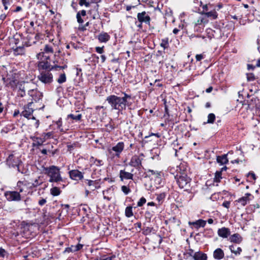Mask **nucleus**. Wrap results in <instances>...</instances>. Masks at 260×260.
<instances>
[{
    "label": "nucleus",
    "mask_w": 260,
    "mask_h": 260,
    "mask_svg": "<svg viewBox=\"0 0 260 260\" xmlns=\"http://www.w3.org/2000/svg\"><path fill=\"white\" fill-rule=\"evenodd\" d=\"M95 51L98 53L102 54L104 52V46L95 47Z\"/></svg>",
    "instance_id": "nucleus-50"
},
{
    "label": "nucleus",
    "mask_w": 260,
    "mask_h": 260,
    "mask_svg": "<svg viewBox=\"0 0 260 260\" xmlns=\"http://www.w3.org/2000/svg\"><path fill=\"white\" fill-rule=\"evenodd\" d=\"M213 255L215 259L220 260L224 257V253L221 248H218L214 251Z\"/></svg>",
    "instance_id": "nucleus-21"
},
{
    "label": "nucleus",
    "mask_w": 260,
    "mask_h": 260,
    "mask_svg": "<svg viewBox=\"0 0 260 260\" xmlns=\"http://www.w3.org/2000/svg\"><path fill=\"white\" fill-rule=\"evenodd\" d=\"M81 118H82V115L81 114H78L77 115H75L74 114H70L67 116V119L71 118L76 121L80 120Z\"/></svg>",
    "instance_id": "nucleus-33"
},
{
    "label": "nucleus",
    "mask_w": 260,
    "mask_h": 260,
    "mask_svg": "<svg viewBox=\"0 0 260 260\" xmlns=\"http://www.w3.org/2000/svg\"><path fill=\"white\" fill-rule=\"evenodd\" d=\"M56 124L58 126V127L60 128V126H61V118H60L56 122Z\"/></svg>",
    "instance_id": "nucleus-64"
},
{
    "label": "nucleus",
    "mask_w": 260,
    "mask_h": 260,
    "mask_svg": "<svg viewBox=\"0 0 260 260\" xmlns=\"http://www.w3.org/2000/svg\"><path fill=\"white\" fill-rule=\"evenodd\" d=\"M148 173H151V174L152 175H156V176L159 175V173L157 171H155L152 170H149L148 171Z\"/></svg>",
    "instance_id": "nucleus-61"
},
{
    "label": "nucleus",
    "mask_w": 260,
    "mask_h": 260,
    "mask_svg": "<svg viewBox=\"0 0 260 260\" xmlns=\"http://www.w3.org/2000/svg\"><path fill=\"white\" fill-rule=\"evenodd\" d=\"M188 224L190 225H193L195 228L198 229L201 227H204L206 224V221L203 219H199L196 221H189Z\"/></svg>",
    "instance_id": "nucleus-20"
},
{
    "label": "nucleus",
    "mask_w": 260,
    "mask_h": 260,
    "mask_svg": "<svg viewBox=\"0 0 260 260\" xmlns=\"http://www.w3.org/2000/svg\"><path fill=\"white\" fill-rule=\"evenodd\" d=\"M8 76L9 77L7 78H3V80L6 86L14 88L17 86L18 81L15 77H13V74L12 75V77H10V75Z\"/></svg>",
    "instance_id": "nucleus-10"
},
{
    "label": "nucleus",
    "mask_w": 260,
    "mask_h": 260,
    "mask_svg": "<svg viewBox=\"0 0 260 260\" xmlns=\"http://www.w3.org/2000/svg\"><path fill=\"white\" fill-rule=\"evenodd\" d=\"M76 17L79 23L81 24L83 22V20L81 18V16L80 14H77Z\"/></svg>",
    "instance_id": "nucleus-52"
},
{
    "label": "nucleus",
    "mask_w": 260,
    "mask_h": 260,
    "mask_svg": "<svg viewBox=\"0 0 260 260\" xmlns=\"http://www.w3.org/2000/svg\"><path fill=\"white\" fill-rule=\"evenodd\" d=\"M46 203V200L45 199H42L39 201V204L40 206H43Z\"/></svg>",
    "instance_id": "nucleus-63"
},
{
    "label": "nucleus",
    "mask_w": 260,
    "mask_h": 260,
    "mask_svg": "<svg viewBox=\"0 0 260 260\" xmlns=\"http://www.w3.org/2000/svg\"><path fill=\"white\" fill-rule=\"evenodd\" d=\"M96 2L95 0H79V5L80 6H85V7H89L92 3Z\"/></svg>",
    "instance_id": "nucleus-28"
},
{
    "label": "nucleus",
    "mask_w": 260,
    "mask_h": 260,
    "mask_svg": "<svg viewBox=\"0 0 260 260\" xmlns=\"http://www.w3.org/2000/svg\"><path fill=\"white\" fill-rule=\"evenodd\" d=\"M119 178L121 181H123L124 179L133 180L134 175L132 173L126 172L124 170H122L119 172Z\"/></svg>",
    "instance_id": "nucleus-17"
},
{
    "label": "nucleus",
    "mask_w": 260,
    "mask_h": 260,
    "mask_svg": "<svg viewBox=\"0 0 260 260\" xmlns=\"http://www.w3.org/2000/svg\"><path fill=\"white\" fill-rule=\"evenodd\" d=\"M52 66H51L49 62L48 61H39L38 64V70L40 72L42 71H50L53 69H51V67Z\"/></svg>",
    "instance_id": "nucleus-16"
},
{
    "label": "nucleus",
    "mask_w": 260,
    "mask_h": 260,
    "mask_svg": "<svg viewBox=\"0 0 260 260\" xmlns=\"http://www.w3.org/2000/svg\"><path fill=\"white\" fill-rule=\"evenodd\" d=\"M166 197V194L165 193H161L157 194L156 200L158 201L159 204H161Z\"/></svg>",
    "instance_id": "nucleus-38"
},
{
    "label": "nucleus",
    "mask_w": 260,
    "mask_h": 260,
    "mask_svg": "<svg viewBox=\"0 0 260 260\" xmlns=\"http://www.w3.org/2000/svg\"><path fill=\"white\" fill-rule=\"evenodd\" d=\"M67 68V65H64V66H54L51 67V69H56L57 68H59L60 69H64Z\"/></svg>",
    "instance_id": "nucleus-53"
},
{
    "label": "nucleus",
    "mask_w": 260,
    "mask_h": 260,
    "mask_svg": "<svg viewBox=\"0 0 260 260\" xmlns=\"http://www.w3.org/2000/svg\"><path fill=\"white\" fill-rule=\"evenodd\" d=\"M31 118L32 119H34V120H36V122H35V123L34 124V126L36 128H38L39 127V120H36L34 116H32V117Z\"/></svg>",
    "instance_id": "nucleus-62"
},
{
    "label": "nucleus",
    "mask_w": 260,
    "mask_h": 260,
    "mask_svg": "<svg viewBox=\"0 0 260 260\" xmlns=\"http://www.w3.org/2000/svg\"><path fill=\"white\" fill-rule=\"evenodd\" d=\"M2 3L4 7V9L7 10L8 7L11 5L12 3V0H2Z\"/></svg>",
    "instance_id": "nucleus-39"
},
{
    "label": "nucleus",
    "mask_w": 260,
    "mask_h": 260,
    "mask_svg": "<svg viewBox=\"0 0 260 260\" xmlns=\"http://www.w3.org/2000/svg\"><path fill=\"white\" fill-rule=\"evenodd\" d=\"M44 52L46 53H53V49L51 46L49 45H46L45 46L44 49Z\"/></svg>",
    "instance_id": "nucleus-41"
},
{
    "label": "nucleus",
    "mask_w": 260,
    "mask_h": 260,
    "mask_svg": "<svg viewBox=\"0 0 260 260\" xmlns=\"http://www.w3.org/2000/svg\"><path fill=\"white\" fill-rule=\"evenodd\" d=\"M177 183L179 187L185 191H188L190 189L191 179L185 174H180L175 176Z\"/></svg>",
    "instance_id": "nucleus-3"
},
{
    "label": "nucleus",
    "mask_w": 260,
    "mask_h": 260,
    "mask_svg": "<svg viewBox=\"0 0 260 260\" xmlns=\"http://www.w3.org/2000/svg\"><path fill=\"white\" fill-rule=\"evenodd\" d=\"M90 161L94 164L95 165H96V166H100L103 164V161L102 160L98 159L93 157H90Z\"/></svg>",
    "instance_id": "nucleus-34"
},
{
    "label": "nucleus",
    "mask_w": 260,
    "mask_h": 260,
    "mask_svg": "<svg viewBox=\"0 0 260 260\" xmlns=\"http://www.w3.org/2000/svg\"><path fill=\"white\" fill-rule=\"evenodd\" d=\"M196 58L197 61H200L204 58V55L203 54H197L196 56Z\"/></svg>",
    "instance_id": "nucleus-58"
},
{
    "label": "nucleus",
    "mask_w": 260,
    "mask_h": 260,
    "mask_svg": "<svg viewBox=\"0 0 260 260\" xmlns=\"http://www.w3.org/2000/svg\"><path fill=\"white\" fill-rule=\"evenodd\" d=\"M141 156H144L143 153H141L139 156L135 155L132 156L129 162V165L137 169H140L142 166V158H141Z\"/></svg>",
    "instance_id": "nucleus-9"
},
{
    "label": "nucleus",
    "mask_w": 260,
    "mask_h": 260,
    "mask_svg": "<svg viewBox=\"0 0 260 260\" xmlns=\"http://www.w3.org/2000/svg\"><path fill=\"white\" fill-rule=\"evenodd\" d=\"M70 178L74 180L78 181L83 179V173L78 170H72L69 172Z\"/></svg>",
    "instance_id": "nucleus-11"
},
{
    "label": "nucleus",
    "mask_w": 260,
    "mask_h": 260,
    "mask_svg": "<svg viewBox=\"0 0 260 260\" xmlns=\"http://www.w3.org/2000/svg\"><path fill=\"white\" fill-rule=\"evenodd\" d=\"M85 183L89 186V189L92 190H95L96 188L99 187L98 186V182L95 180H91L88 179L85 180Z\"/></svg>",
    "instance_id": "nucleus-23"
},
{
    "label": "nucleus",
    "mask_w": 260,
    "mask_h": 260,
    "mask_svg": "<svg viewBox=\"0 0 260 260\" xmlns=\"http://www.w3.org/2000/svg\"><path fill=\"white\" fill-rule=\"evenodd\" d=\"M247 78L248 81H253L254 80V76L252 74H247Z\"/></svg>",
    "instance_id": "nucleus-56"
},
{
    "label": "nucleus",
    "mask_w": 260,
    "mask_h": 260,
    "mask_svg": "<svg viewBox=\"0 0 260 260\" xmlns=\"http://www.w3.org/2000/svg\"><path fill=\"white\" fill-rule=\"evenodd\" d=\"M122 97H119L115 95H110L107 97L106 101L111 106L112 109L121 111L125 109L126 106L131 105L129 101L131 99V95L123 92Z\"/></svg>",
    "instance_id": "nucleus-1"
},
{
    "label": "nucleus",
    "mask_w": 260,
    "mask_h": 260,
    "mask_svg": "<svg viewBox=\"0 0 260 260\" xmlns=\"http://www.w3.org/2000/svg\"><path fill=\"white\" fill-rule=\"evenodd\" d=\"M7 165L9 168H17L22 164L21 159L14 154H10L7 159Z\"/></svg>",
    "instance_id": "nucleus-6"
},
{
    "label": "nucleus",
    "mask_w": 260,
    "mask_h": 260,
    "mask_svg": "<svg viewBox=\"0 0 260 260\" xmlns=\"http://www.w3.org/2000/svg\"><path fill=\"white\" fill-rule=\"evenodd\" d=\"M44 54V51L38 53L37 54V58L38 59H42V57H43Z\"/></svg>",
    "instance_id": "nucleus-60"
},
{
    "label": "nucleus",
    "mask_w": 260,
    "mask_h": 260,
    "mask_svg": "<svg viewBox=\"0 0 260 260\" xmlns=\"http://www.w3.org/2000/svg\"><path fill=\"white\" fill-rule=\"evenodd\" d=\"M204 14L207 17H211L213 19H216L217 17L218 14L215 10H212L208 12H206Z\"/></svg>",
    "instance_id": "nucleus-30"
},
{
    "label": "nucleus",
    "mask_w": 260,
    "mask_h": 260,
    "mask_svg": "<svg viewBox=\"0 0 260 260\" xmlns=\"http://www.w3.org/2000/svg\"><path fill=\"white\" fill-rule=\"evenodd\" d=\"M51 194L53 196H57L60 194V190L57 187H54L50 190Z\"/></svg>",
    "instance_id": "nucleus-35"
},
{
    "label": "nucleus",
    "mask_w": 260,
    "mask_h": 260,
    "mask_svg": "<svg viewBox=\"0 0 260 260\" xmlns=\"http://www.w3.org/2000/svg\"><path fill=\"white\" fill-rule=\"evenodd\" d=\"M74 246H75V248L76 249V251H77L80 250L83 247V245L80 244H78L76 245H74Z\"/></svg>",
    "instance_id": "nucleus-59"
},
{
    "label": "nucleus",
    "mask_w": 260,
    "mask_h": 260,
    "mask_svg": "<svg viewBox=\"0 0 260 260\" xmlns=\"http://www.w3.org/2000/svg\"><path fill=\"white\" fill-rule=\"evenodd\" d=\"M193 259L194 260H207V256L206 254L198 251L194 253Z\"/></svg>",
    "instance_id": "nucleus-25"
},
{
    "label": "nucleus",
    "mask_w": 260,
    "mask_h": 260,
    "mask_svg": "<svg viewBox=\"0 0 260 260\" xmlns=\"http://www.w3.org/2000/svg\"><path fill=\"white\" fill-rule=\"evenodd\" d=\"M25 94V91L24 88H20L18 91V95L21 97H23Z\"/></svg>",
    "instance_id": "nucleus-49"
},
{
    "label": "nucleus",
    "mask_w": 260,
    "mask_h": 260,
    "mask_svg": "<svg viewBox=\"0 0 260 260\" xmlns=\"http://www.w3.org/2000/svg\"><path fill=\"white\" fill-rule=\"evenodd\" d=\"M230 239L231 242L237 243H239L242 241L241 237L238 234H233L230 237Z\"/></svg>",
    "instance_id": "nucleus-29"
},
{
    "label": "nucleus",
    "mask_w": 260,
    "mask_h": 260,
    "mask_svg": "<svg viewBox=\"0 0 260 260\" xmlns=\"http://www.w3.org/2000/svg\"><path fill=\"white\" fill-rule=\"evenodd\" d=\"M6 250L2 248H0V256L3 257H4L6 255Z\"/></svg>",
    "instance_id": "nucleus-55"
},
{
    "label": "nucleus",
    "mask_w": 260,
    "mask_h": 260,
    "mask_svg": "<svg viewBox=\"0 0 260 260\" xmlns=\"http://www.w3.org/2000/svg\"><path fill=\"white\" fill-rule=\"evenodd\" d=\"M230 249L232 253H234L235 254H240L242 251V249L240 247H236L233 245L230 246Z\"/></svg>",
    "instance_id": "nucleus-31"
},
{
    "label": "nucleus",
    "mask_w": 260,
    "mask_h": 260,
    "mask_svg": "<svg viewBox=\"0 0 260 260\" xmlns=\"http://www.w3.org/2000/svg\"><path fill=\"white\" fill-rule=\"evenodd\" d=\"M121 190L125 194H128L131 192L129 187L126 185L121 186Z\"/></svg>",
    "instance_id": "nucleus-44"
},
{
    "label": "nucleus",
    "mask_w": 260,
    "mask_h": 260,
    "mask_svg": "<svg viewBox=\"0 0 260 260\" xmlns=\"http://www.w3.org/2000/svg\"><path fill=\"white\" fill-rule=\"evenodd\" d=\"M43 181L41 179V177L38 176L34 180H32V182H29V186L31 189L41 185Z\"/></svg>",
    "instance_id": "nucleus-24"
},
{
    "label": "nucleus",
    "mask_w": 260,
    "mask_h": 260,
    "mask_svg": "<svg viewBox=\"0 0 260 260\" xmlns=\"http://www.w3.org/2000/svg\"><path fill=\"white\" fill-rule=\"evenodd\" d=\"M28 94L32 97V100L36 102L41 99L42 97V93L36 89H31L29 90Z\"/></svg>",
    "instance_id": "nucleus-18"
},
{
    "label": "nucleus",
    "mask_w": 260,
    "mask_h": 260,
    "mask_svg": "<svg viewBox=\"0 0 260 260\" xmlns=\"http://www.w3.org/2000/svg\"><path fill=\"white\" fill-rule=\"evenodd\" d=\"M38 78L40 81L45 84H50L53 81V75L49 71H41Z\"/></svg>",
    "instance_id": "nucleus-5"
},
{
    "label": "nucleus",
    "mask_w": 260,
    "mask_h": 260,
    "mask_svg": "<svg viewBox=\"0 0 260 260\" xmlns=\"http://www.w3.org/2000/svg\"><path fill=\"white\" fill-rule=\"evenodd\" d=\"M57 81V82L59 84H61L65 82L66 81V74L64 73L60 74Z\"/></svg>",
    "instance_id": "nucleus-42"
},
{
    "label": "nucleus",
    "mask_w": 260,
    "mask_h": 260,
    "mask_svg": "<svg viewBox=\"0 0 260 260\" xmlns=\"http://www.w3.org/2000/svg\"><path fill=\"white\" fill-rule=\"evenodd\" d=\"M160 46L164 49L167 48L169 47V39L168 38L161 40Z\"/></svg>",
    "instance_id": "nucleus-36"
},
{
    "label": "nucleus",
    "mask_w": 260,
    "mask_h": 260,
    "mask_svg": "<svg viewBox=\"0 0 260 260\" xmlns=\"http://www.w3.org/2000/svg\"><path fill=\"white\" fill-rule=\"evenodd\" d=\"M137 18L139 22L150 24V17L145 11L138 13Z\"/></svg>",
    "instance_id": "nucleus-13"
},
{
    "label": "nucleus",
    "mask_w": 260,
    "mask_h": 260,
    "mask_svg": "<svg viewBox=\"0 0 260 260\" xmlns=\"http://www.w3.org/2000/svg\"><path fill=\"white\" fill-rule=\"evenodd\" d=\"M43 171L44 173L49 178V182L57 183L63 181L59 167L55 166H51L49 167H45L43 169Z\"/></svg>",
    "instance_id": "nucleus-2"
},
{
    "label": "nucleus",
    "mask_w": 260,
    "mask_h": 260,
    "mask_svg": "<svg viewBox=\"0 0 260 260\" xmlns=\"http://www.w3.org/2000/svg\"><path fill=\"white\" fill-rule=\"evenodd\" d=\"M208 22V20L206 17L202 16L200 17L195 22L194 26H200L204 27V24Z\"/></svg>",
    "instance_id": "nucleus-26"
},
{
    "label": "nucleus",
    "mask_w": 260,
    "mask_h": 260,
    "mask_svg": "<svg viewBox=\"0 0 260 260\" xmlns=\"http://www.w3.org/2000/svg\"><path fill=\"white\" fill-rule=\"evenodd\" d=\"M204 29V27L203 26H194V31H197V32H201Z\"/></svg>",
    "instance_id": "nucleus-51"
},
{
    "label": "nucleus",
    "mask_w": 260,
    "mask_h": 260,
    "mask_svg": "<svg viewBox=\"0 0 260 260\" xmlns=\"http://www.w3.org/2000/svg\"><path fill=\"white\" fill-rule=\"evenodd\" d=\"M215 119V116L213 113H210L208 116L207 123H213Z\"/></svg>",
    "instance_id": "nucleus-43"
},
{
    "label": "nucleus",
    "mask_w": 260,
    "mask_h": 260,
    "mask_svg": "<svg viewBox=\"0 0 260 260\" xmlns=\"http://www.w3.org/2000/svg\"><path fill=\"white\" fill-rule=\"evenodd\" d=\"M32 102L28 103V104L24 107V110L21 112V116H22L27 119L31 118L30 116L32 115L34 109L31 107Z\"/></svg>",
    "instance_id": "nucleus-12"
},
{
    "label": "nucleus",
    "mask_w": 260,
    "mask_h": 260,
    "mask_svg": "<svg viewBox=\"0 0 260 260\" xmlns=\"http://www.w3.org/2000/svg\"><path fill=\"white\" fill-rule=\"evenodd\" d=\"M124 148V144L123 142H118L115 146L112 147L111 150L115 152V156L119 157L121 153Z\"/></svg>",
    "instance_id": "nucleus-14"
},
{
    "label": "nucleus",
    "mask_w": 260,
    "mask_h": 260,
    "mask_svg": "<svg viewBox=\"0 0 260 260\" xmlns=\"http://www.w3.org/2000/svg\"><path fill=\"white\" fill-rule=\"evenodd\" d=\"M113 257H114L113 256H107L103 255L100 258H96L95 260H112Z\"/></svg>",
    "instance_id": "nucleus-47"
},
{
    "label": "nucleus",
    "mask_w": 260,
    "mask_h": 260,
    "mask_svg": "<svg viewBox=\"0 0 260 260\" xmlns=\"http://www.w3.org/2000/svg\"><path fill=\"white\" fill-rule=\"evenodd\" d=\"M15 52L17 53V54H22L24 53V47H17L15 49Z\"/></svg>",
    "instance_id": "nucleus-48"
},
{
    "label": "nucleus",
    "mask_w": 260,
    "mask_h": 260,
    "mask_svg": "<svg viewBox=\"0 0 260 260\" xmlns=\"http://www.w3.org/2000/svg\"><path fill=\"white\" fill-rule=\"evenodd\" d=\"M125 215L128 218L133 216V208L132 206H128L125 208Z\"/></svg>",
    "instance_id": "nucleus-32"
},
{
    "label": "nucleus",
    "mask_w": 260,
    "mask_h": 260,
    "mask_svg": "<svg viewBox=\"0 0 260 260\" xmlns=\"http://www.w3.org/2000/svg\"><path fill=\"white\" fill-rule=\"evenodd\" d=\"M52 135V132H48L43 133L41 137H34L31 138V139L34 141L32 146L34 147L39 148V147L42 146L47 140L51 138Z\"/></svg>",
    "instance_id": "nucleus-4"
},
{
    "label": "nucleus",
    "mask_w": 260,
    "mask_h": 260,
    "mask_svg": "<svg viewBox=\"0 0 260 260\" xmlns=\"http://www.w3.org/2000/svg\"><path fill=\"white\" fill-rule=\"evenodd\" d=\"M76 252L75 246H74V245H72L70 247L66 248L65 249V250H64L63 253H65L67 252L69 253V252Z\"/></svg>",
    "instance_id": "nucleus-45"
},
{
    "label": "nucleus",
    "mask_w": 260,
    "mask_h": 260,
    "mask_svg": "<svg viewBox=\"0 0 260 260\" xmlns=\"http://www.w3.org/2000/svg\"><path fill=\"white\" fill-rule=\"evenodd\" d=\"M5 196L9 201L18 202L21 199L19 192L16 191H8L5 193Z\"/></svg>",
    "instance_id": "nucleus-8"
},
{
    "label": "nucleus",
    "mask_w": 260,
    "mask_h": 260,
    "mask_svg": "<svg viewBox=\"0 0 260 260\" xmlns=\"http://www.w3.org/2000/svg\"><path fill=\"white\" fill-rule=\"evenodd\" d=\"M98 38L100 42L106 43L110 40V37L108 33L102 32L98 36Z\"/></svg>",
    "instance_id": "nucleus-22"
},
{
    "label": "nucleus",
    "mask_w": 260,
    "mask_h": 260,
    "mask_svg": "<svg viewBox=\"0 0 260 260\" xmlns=\"http://www.w3.org/2000/svg\"><path fill=\"white\" fill-rule=\"evenodd\" d=\"M230 204H231V203L230 201H226L223 202V203H222V206L228 209L230 207Z\"/></svg>",
    "instance_id": "nucleus-54"
},
{
    "label": "nucleus",
    "mask_w": 260,
    "mask_h": 260,
    "mask_svg": "<svg viewBox=\"0 0 260 260\" xmlns=\"http://www.w3.org/2000/svg\"><path fill=\"white\" fill-rule=\"evenodd\" d=\"M217 234L219 237L226 238L231 234V232L229 228L223 227L218 230Z\"/></svg>",
    "instance_id": "nucleus-19"
},
{
    "label": "nucleus",
    "mask_w": 260,
    "mask_h": 260,
    "mask_svg": "<svg viewBox=\"0 0 260 260\" xmlns=\"http://www.w3.org/2000/svg\"><path fill=\"white\" fill-rule=\"evenodd\" d=\"M17 189L19 191V194L20 193H24L26 194L29 192V190L31 189L29 186V182L27 181H19L17 183Z\"/></svg>",
    "instance_id": "nucleus-7"
},
{
    "label": "nucleus",
    "mask_w": 260,
    "mask_h": 260,
    "mask_svg": "<svg viewBox=\"0 0 260 260\" xmlns=\"http://www.w3.org/2000/svg\"><path fill=\"white\" fill-rule=\"evenodd\" d=\"M216 160L217 162L221 165H225L228 162V159L227 158L226 154L217 156Z\"/></svg>",
    "instance_id": "nucleus-27"
},
{
    "label": "nucleus",
    "mask_w": 260,
    "mask_h": 260,
    "mask_svg": "<svg viewBox=\"0 0 260 260\" xmlns=\"http://www.w3.org/2000/svg\"><path fill=\"white\" fill-rule=\"evenodd\" d=\"M221 175V171H217L215 174V177L214 179V181L219 182L220 181V179L222 178Z\"/></svg>",
    "instance_id": "nucleus-40"
},
{
    "label": "nucleus",
    "mask_w": 260,
    "mask_h": 260,
    "mask_svg": "<svg viewBox=\"0 0 260 260\" xmlns=\"http://www.w3.org/2000/svg\"><path fill=\"white\" fill-rule=\"evenodd\" d=\"M248 177H251L254 180L256 179V176L253 172H250L247 175Z\"/></svg>",
    "instance_id": "nucleus-57"
},
{
    "label": "nucleus",
    "mask_w": 260,
    "mask_h": 260,
    "mask_svg": "<svg viewBox=\"0 0 260 260\" xmlns=\"http://www.w3.org/2000/svg\"><path fill=\"white\" fill-rule=\"evenodd\" d=\"M17 170L18 172H20L22 174L27 175L28 172V169H24L23 167H22V163L19 165V167L17 168Z\"/></svg>",
    "instance_id": "nucleus-37"
},
{
    "label": "nucleus",
    "mask_w": 260,
    "mask_h": 260,
    "mask_svg": "<svg viewBox=\"0 0 260 260\" xmlns=\"http://www.w3.org/2000/svg\"><path fill=\"white\" fill-rule=\"evenodd\" d=\"M146 202V200L144 197H142L138 202L137 206L141 207Z\"/></svg>",
    "instance_id": "nucleus-46"
},
{
    "label": "nucleus",
    "mask_w": 260,
    "mask_h": 260,
    "mask_svg": "<svg viewBox=\"0 0 260 260\" xmlns=\"http://www.w3.org/2000/svg\"><path fill=\"white\" fill-rule=\"evenodd\" d=\"M253 198V196L251 194L246 193L244 197L239 198L236 201L244 206Z\"/></svg>",
    "instance_id": "nucleus-15"
}]
</instances>
